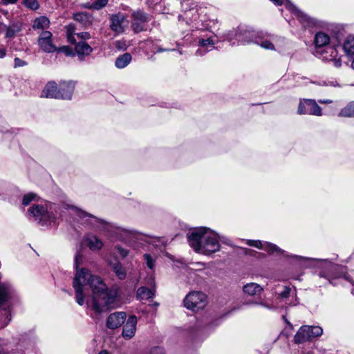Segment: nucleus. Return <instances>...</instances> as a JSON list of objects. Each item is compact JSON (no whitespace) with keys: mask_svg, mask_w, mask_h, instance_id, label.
<instances>
[{"mask_svg":"<svg viewBox=\"0 0 354 354\" xmlns=\"http://www.w3.org/2000/svg\"><path fill=\"white\" fill-rule=\"evenodd\" d=\"M297 112L300 115L309 114L320 116L322 114L321 107L317 104L315 100L310 99H304L301 100Z\"/></svg>","mask_w":354,"mask_h":354,"instance_id":"obj_9","label":"nucleus"},{"mask_svg":"<svg viewBox=\"0 0 354 354\" xmlns=\"http://www.w3.org/2000/svg\"><path fill=\"white\" fill-rule=\"evenodd\" d=\"M77 36L82 40H86L90 39L91 37L90 34L87 32H82L80 33H77Z\"/></svg>","mask_w":354,"mask_h":354,"instance_id":"obj_42","label":"nucleus"},{"mask_svg":"<svg viewBox=\"0 0 354 354\" xmlns=\"http://www.w3.org/2000/svg\"><path fill=\"white\" fill-rule=\"evenodd\" d=\"M28 214L35 221L42 225L55 223L57 218V214L47 210L44 206L41 205L31 206L28 209Z\"/></svg>","mask_w":354,"mask_h":354,"instance_id":"obj_4","label":"nucleus"},{"mask_svg":"<svg viewBox=\"0 0 354 354\" xmlns=\"http://www.w3.org/2000/svg\"><path fill=\"white\" fill-rule=\"evenodd\" d=\"M246 243L250 246L255 247L258 249H264L270 253H280L281 252V250L278 246L271 243H266L265 245H263L262 242L259 240H247Z\"/></svg>","mask_w":354,"mask_h":354,"instance_id":"obj_14","label":"nucleus"},{"mask_svg":"<svg viewBox=\"0 0 354 354\" xmlns=\"http://www.w3.org/2000/svg\"><path fill=\"white\" fill-rule=\"evenodd\" d=\"M148 284L151 286V288L142 286L138 288L137 291V297L140 299H149L154 296V279L151 278Z\"/></svg>","mask_w":354,"mask_h":354,"instance_id":"obj_17","label":"nucleus"},{"mask_svg":"<svg viewBox=\"0 0 354 354\" xmlns=\"http://www.w3.org/2000/svg\"><path fill=\"white\" fill-rule=\"evenodd\" d=\"M127 21L124 14L119 12L112 15L110 17V28L117 34L122 33L124 31L123 23Z\"/></svg>","mask_w":354,"mask_h":354,"instance_id":"obj_12","label":"nucleus"},{"mask_svg":"<svg viewBox=\"0 0 354 354\" xmlns=\"http://www.w3.org/2000/svg\"><path fill=\"white\" fill-rule=\"evenodd\" d=\"M143 257L147 266L149 269L153 270L155 267V259L149 254H145Z\"/></svg>","mask_w":354,"mask_h":354,"instance_id":"obj_35","label":"nucleus"},{"mask_svg":"<svg viewBox=\"0 0 354 354\" xmlns=\"http://www.w3.org/2000/svg\"><path fill=\"white\" fill-rule=\"evenodd\" d=\"M14 61H15V67H21V66H24L27 65L26 62H25L18 57H16Z\"/></svg>","mask_w":354,"mask_h":354,"instance_id":"obj_40","label":"nucleus"},{"mask_svg":"<svg viewBox=\"0 0 354 354\" xmlns=\"http://www.w3.org/2000/svg\"><path fill=\"white\" fill-rule=\"evenodd\" d=\"M345 53L351 56H354V37H348L344 44Z\"/></svg>","mask_w":354,"mask_h":354,"instance_id":"obj_30","label":"nucleus"},{"mask_svg":"<svg viewBox=\"0 0 354 354\" xmlns=\"http://www.w3.org/2000/svg\"><path fill=\"white\" fill-rule=\"evenodd\" d=\"M339 115L342 117H354V102L348 103L346 106L342 109Z\"/></svg>","mask_w":354,"mask_h":354,"instance_id":"obj_31","label":"nucleus"},{"mask_svg":"<svg viewBox=\"0 0 354 354\" xmlns=\"http://www.w3.org/2000/svg\"><path fill=\"white\" fill-rule=\"evenodd\" d=\"M314 42L318 51L322 48L324 49L327 46L330 45V37L327 34L319 32L315 36Z\"/></svg>","mask_w":354,"mask_h":354,"instance_id":"obj_19","label":"nucleus"},{"mask_svg":"<svg viewBox=\"0 0 354 354\" xmlns=\"http://www.w3.org/2000/svg\"><path fill=\"white\" fill-rule=\"evenodd\" d=\"M66 209H71L74 211L75 214L88 224L93 225L94 227H97L102 230H109L111 225L106 223L104 221L99 219L98 218L90 214L77 207L73 205H67Z\"/></svg>","mask_w":354,"mask_h":354,"instance_id":"obj_6","label":"nucleus"},{"mask_svg":"<svg viewBox=\"0 0 354 354\" xmlns=\"http://www.w3.org/2000/svg\"><path fill=\"white\" fill-rule=\"evenodd\" d=\"M73 18L75 21L82 24L84 26H91L93 20L92 15L86 12L77 13L74 15Z\"/></svg>","mask_w":354,"mask_h":354,"instance_id":"obj_23","label":"nucleus"},{"mask_svg":"<svg viewBox=\"0 0 354 354\" xmlns=\"http://www.w3.org/2000/svg\"><path fill=\"white\" fill-rule=\"evenodd\" d=\"M126 233H129L130 234L134 235V233L132 231H125Z\"/></svg>","mask_w":354,"mask_h":354,"instance_id":"obj_53","label":"nucleus"},{"mask_svg":"<svg viewBox=\"0 0 354 354\" xmlns=\"http://www.w3.org/2000/svg\"><path fill=\"white\" fill-rule=\"evenodd\" d=\"M76 82L72 80L62 82V88H66V93H61L55 82H48L44 87L41 96L46 97L71 100L74 92Z\"/></svg>","mask_w":354,"mask_h":354,"instance_id":"obj_3","label":"nucleus"},{"mask_svg":"<svg viewBox=\"0 0 354 354\" xmlns=\"http://www.w3.org/2000/svg\"><path fill=\"white\" fill-rule=\"evenodd\" d=\"M322 54H326L323 56V58L328 61L332 60L337 57V50L334 46L328 45L326 48L320 50L319 51Z\"/></svg>","mask_w":354,"mask_h":354,"instance_id":"obj_26","label":"nucleus"},{"mask_svg":"<svg viewBox=\"0 0 354 354\" xmlns=\"http://www.w3.org/2000/svg\"><path fill=\"white\" fill-rule=\"evenodd\" d=\"M275 5H282L286 2V8L290 10L304 26H308L313 24V20L306 14L297 9L288 0H270Z\"/></svg>","mask_w":354,"mask_h":354,"instance_id":"obj_10","label":"nucleus"},{"mask_svg":"<svg viewBox=\"0 0 354 354\" xmlns=\"http://www.w3.org/2000/svg\"><path fill=\"white\" fill-rule=\"evenodd\" d=\"M98 354H108V353L106 351H102L100 352Z\"/></svg>","mask_w":354,"mask_h":354,"instance_id":"obj_52","label":"nucleus"},{"mask_svg":"<svg viewBox=\"0 0 354 354\" xmlns=\"http://www.w3.org/2000/svg\"><path fill=\"white\" fill-rule=\"evenodd\" d=\"M165 50H164L163 48H159L158 50V52H162V51H165Z\"/></svg>","mask_w":354,"mask_h":354,"instance_id":"obj_54","label":"nucleus"},{"mask_svg":"<svg viewBox=\"0 0 354 354\" xmlns=\"http://www.w3.org/2000/svg\"><path fill=\"white\" fill-rule=\"evenodd\" d=\"M11 289L4 285H0V307L11 297Z\"/></svg>","mask_w":354,"mask_h":354,"instance_id":"obj_28","label":"nucleus"},{"mask_svg":"<svg viewBox=\"0 0 354 354\" xmlns=\"http://www.w3.org/2000/svg\"><path fill=\"white\" fill-rule=\"evenodd\" d=\"M277 36L268 35L262 32L258 33L255 37L254 43L266 50H274V43L278 39Z\"/></svg>","mask_w":354,"mask_h":354,"instance_id":"obj_11","label":"nucleus"},{"mask_svg":"<svg viewBox=\"0 0 354 354\" xmlns=\"http://www.w3.org/2000/svg\"><path fill=\"white\" fill-rule=\"evenodd\" d=\"M137 318L136 316H131L128 318L123 327L122 336L126 339L132 338L136 330Z\"/></svg>","mask_w":354,"mask_h":354,"instance_id":"obj_15","label":"nucleus"},{"mask_svg":"<svg viewBox=\"0 0 354 354\" xmlns=\"http://www.w3.org/2000/svg\"><path fill=\"white\" fill-rule=\"evenodd\" d=\"M109 2V0H95L91 5V8L95 10H100L105 7Z\"/></svg>","mask_w":354,"mask_h":354,"instance_id":"obj_34","label":"nucleus"},{"mask_svg":"<svg viewBox=\"0 0 354 354\" xmlns=\"http://www.w3.org/2000/svg\"><path fill=\"white\" fill-rule=\"evenodd\" d=\"M125 319L126 313L124 312L112 313L107 318L106 326L111 329L117 328L124 324Z\"/></svg>","mask_w":354,"mask_h":354,"instance_id":"obj_13","label":"nucleus"},{"mask_svg":"<svg viewBox=\"0 0 354 354\" xmlns=\"http://www.w3.org/2000/svg\"><path fill=\"white\" fill-rule=\"evenodd\" d=\"M256 304H259V305H261V306H264L265 308H268V309H270V308H271V307H270L269 305H268V304H265V303H264V302H263V301H260V302H258V303H256Z\"/></svg>","mask_w":354,"mask_h":354,"instance_id":"obj_47","label":"nucleus"},{"mask_svg":"<svg viewBox=\"0 0 354 354\" xmlns=\"http://www.w3.org/2000/svg\"><path fill=\"white\" fill-rule=\"evenodd\" d=\"M17 1L18 0H2V3L4 5L13 4V3H17Z\"/></svg>","mask_w":354,"mask_h":354,"instance_id":"obj_44","label":"nucleus"},{"mask_svg":"<svg viewBox=\"0 0 354 354\" xmlns=\"http://www.w3.org/2000/svg\"><path fill=\"white\" fill-rule=\"evenodd\" d=\"M3 24L0 22V30L2 29V27L3 26Z\"/></svg>","mask_w":354,"mask_h":354,"instance_id":"obj_55","label":"nucleus"},{"mask_svg":"<svg viewBox=\"0 0 354 354\" xmlns=\"http://www.w3.org/2000/svg\"><path fill=\"white\" fill-rule=\"evenodd\" d=\"M149 354H165V352L162 348L158 346L151 348Z\"/></svg>","mask_w":354,"mask_h":354,"instance_id":"obj_41","label":"nucleus"},{"mask_svg":"<svg viewBox=\"0 0 354 354\" xmlns=\"http://www.w3.org/2000/svg\"><path fill=\"white\" fill-rule=\"evenodd\" d=\"M290 293V288L289 287H285L283 290L279 294V297L281 299L288 298Z\"/></svg>","mask_w":354,"mask_h":354,"instance_id":"obj_38","label":"nucleus"},{"mask_svg":"<svg viewBox=\"0 0 354 354\" xmlns=\"http://www.w3.org/2000/svg\"><path fill=\"white\" fill-rule=\"evenodd\" d=\"M320 277H324V275L322 274V273H320Z\"/></svg>","mask_w":354,"mask_h":354,"instance_id":"obj_57","label":"nucleus"},{"mask_svg":"<svg viewBox=\"0 0 354 354\" xmlns=\"http://www.w3.org/2000/svg\"><path fill=\"white\" fill-rule=\"evenodd\" d=\"M331 61H334L335 65L336 67H339L341 66V61L339 59L335 58L332 59Z\"/></svg>","mask_w":354,"mask_h":354,"instance_id":"obj_46","label":"nucleus"},{"mask_svg":"<svg viewBox=\"0 0 354 354\" xmlns=\"http://www.w3.org/2000/svg\"><path fill=\"white\" fill-rule=\"evenodd\" d=\"M257 35L258 33H255L252 29L240 26L236 32L228 35L227 39L232 45L254 43V38Z\"/></svg>","mask_w":354,"mask_h":354,"instance_id":"obj_5","label":"nucleus"},{"mask_svg":"<svg viewBox=\"0 0 354 354\" xmlns=\"http://www.w3.org/2000/svg\"><path fill=\"white\" fill-rule=\"evenodd\" d=\"M243 291L245 295L254 296L260 295L263 291V288L258 283H249L243 286Z\"/></svg>","mask_w":354,"mask_h":354,"instance_id":"obj_22","label":"nucleus"},{"mask_svg":"<svg viewBox=\"0 0 354 354\" xmlns=\"http://www.w3.org/2000/svg\"><path fill=\"white\" fill-rule=\"evenodd\" d=\"M68 40L71 43H73L75 41V39L73 37H71V36L68 37Z\"/></svg>","mask_w":354,"mask_h":354,"instance_id":"obj_51","label":"nucleus"},{"mask_svg":"<svg viewBox=\"0 0 354 354\" xmlns=\"http://www.w3.org/2000/svg\"><path fill=\"white\" fill-rule=\"evenodd\" d=\"M6 55V48L0 46V58H3Z\"/></svg>","mask_w":354,"mask_h":354,"instance_id":"obj_45","label":"nucleus"},{"mask_svg":"<svg viewBox=\"0 0 354 354\" xmlns=\"http://www.w3.org/2000/svg\"><path fill=\"white\" fill-rule=\"evenodd\" d=\"M58 91H60L61 93H66V88L64 90L62 88V82L59 83V88H58Z\"/></svg>","mask_w":354,"mask_h":354,"instance_id":"obj_50","label":"nucleus"},{"mask_svg":"<svg viewBox=\"0 0 354 354\" xmlns=\"http://www.w3.org/2000/svg\"><path fill=\"white\" fill-rule=\"evenodd\" d=\"M351 67L354 69V59L353 60L351 63Z\"/></svg>","mask_w":354,"mask_h":354,"instance_id":"obj_56","label":"nucleus"},{"mask_svg":"<svg viewBox=\"0 0 354 354\" xmlns=\"http://www.w3.org/2000/svg\"><path fill=\"white\" fill-rule=\"evenodd\" d=\"M111 268L115 272V275L120 279H124L127 276V272L124 267L121 263L116 261L115 263L111 264Z\"/></svg>","mask_w":354,"mask_h":354,"instance_id":"obj_25","label":"nucleus"},{"mask_svg":"<svg viewBox=\"0 0 354 354\" xmlns=\"http://www.w3.org/2000/svg\"><path fill=\"white\" fill-rule=\"evenodd\" d=\"M215 41L213 37L207 39H200L198 46L200 48L196 50V55L198 56L203 55L207 51L212 50L214 48Z\"/></svg>","mask_w":354,"mask_h":354,"instance_id":"obj_16","label":"nucleus"},{"mask_svg":"<svg viewBox=\"0 0 354 354\" xmlns=\"http://www.w3.org/2000/svg\"><path fill=\"white\" fill-rule=\"evenodd\" d=\"M52 33L49 31H43L41 35H40V37L39 38V39H52Z\"/></svg>","mask_w":354,"mask_h":354,"instance_id":"obj_39","label":"nucleus"},{"mask_svg":"<svg viewBox=\"0 0 354 354\" xmlns=\"http://www.w3.org/2000/svg\"><path fill=\"white\" fill-rule=\"evenodd\" d=\"M24 5L33 10H36L39 8V3L37 0H24Z\"/></svg>","mask_w":354,"mask_h":354,"instance_id":"obj_33","label":"nucleus"},{"mask_svg":"<svg viewBox=\"0 0 354 354\" xmlns=\"http://www.w3.org/2000/svg\"><path fill=\"white\" fill-rule=\"evenodd\" d=\"M50 25V21L46 17H40L39 18H37L34 21L33 24V28L37 29V30H44L46 28H48Z\"/></svg>","mask_w":354,"mask_h":354,"instance_id":"obj_27","label":"nucleus"},{"mask_svg":"<svg viewBox=\"0 0 354 354\" xmlns=\"http://www.w3.org/2000/svg\"><path fill=\"white\" fill-rule=\"evenodd\" d=\"M131 19V28L134 32L138 33L145 30L147 23L150 21V16L142 10H138L132 12Z\"/></svg>","mask_w":354,"mask_h":354,"instance_id":"obj_8","label":"nucleus"},{"mask_svg":"<svg viewBox=\"0 0 354 354\" xmlns=\"http://www.w3.org/2000/svg\"><path fill=\"white\" fill-rule=\"evenodd\" d=\"M131 59L132 57L131 54L126 53L117 57L115 65L118 68H124L131 62Z\"/></svg>","mask_w":354,"mask_h":354,"instance_id":"obj_24","label":"nucleus"},{"mask_svg":"<svg viewBox=\"0 0 354 354\" xmlns=\"http://www.w3.org/2000/svg\"><path fill=\"white\" fill-rule=\"evenodd\" d=\"M189 245L195 252L203 254H211L220 250L219 240L221 238L217 233L207 227L194 229L187 236Z\"/></svg>","mask_w":354,"mask_h":354,"instance_id":"obj_2","label":"nucleus"},{"mask_svg":"<svg viewBox=\"0 0 354 354\" xmlns=\"http://www.w3.org/2000/svg\"><path fill=\"white\" fill-rule=\"evenodd\" d=\"M308 332L310 335V338L319 337L323 333V329L320 326H308Z\"/></svg>","mask_w":354,"mask_h":354,"instance_id":"obj_32","label":"nucleus"},{"mask_svg":"<svg viewBox=\"0 0 354 354\" xmlns=\"http://www.w3.org/2000/svg\"><path fill=\"white\" fill-rule=\"evenodd\" d=\"M75 50L78 56L79 60L80 61H83L84 56H88L93 52L92 47L85 41H80L77 43Z\"/></svg>","mask_w":354,"mask_h":354,"instance_id":"obj_18","label":"nucleus"},{"mask_svg":"<svg viewBox=\"0 0 354 354\" xmlns=\"http://www.w3.org/2000/svg\"><path fill=\"white\" fill-rule=\"evenodd\" d=\"M38 44L45 52L52 53L56 50V47L53 44L51 39H38Z\"/></svg>","mask_w":354,"mask_h":354,"instance_id":"obj_29","label":"nucleus"},{"mask_svg":"<svg viewBox=\"0 0 354 354\" xmlns=\"http://www.w3.org/2000/svg\"><path fill=\"white\" fill-rule=\"evenodd\" d=\"M83 256L77 253L75 257L76 274L73 279L75 299L80 306L84 304V286L87 283L92 290V295L86 300V305L96 313L108 310L115 301L116 292L108 288L103 280L98 276L93 275L86 268L78 269L82 263Z\"/></svg>","mask_w":354,"mask_h":354,"instance_id":"obj_1","label":"nucleus"},{"mask_svg":"<svg viewBox=\"0 0 354 354\" xmlns=\"http://www.w3.org/2000/svg\"><path fill=\"white\" fill-rule=\"evenodd\" d=\"M308 330V326H301L295 335V342L296 344H301L310 339L311 338Z\"/></svg>","mask_w":354,"mask_h":354,"instance_id":"obj_20","label":"nucleus"},{"mask_svg":"<svg viewBox=\"0 0 354 354\" xmlns=\"http://www.w3.org/2000/svg\"><path fill=\"white\" fill-rule=\"evenodd\" d=\"M115 250L118 252V254L122 258H126L129 254V250L127 249L118 245L115 246Z\"/></svg>","mask_w":354,"mask_h":354,"instance_id":"obj_36","label":"nucleus"},{"mask_svg":"<svg viewBox=\"0 0 354 354\" xmlns=\"http://www.w3.org/2000/svg\"><path fill=\"white\" fill-rule=\"evenodd\" d=\"M206 304V295L201 292H192L184 299L185 307L193 311L204 308Z\"/></svg>","mask_w":354,"mask_h":354,"instance_id":"obj_7","label":"nucleus"},{"mask_svg":"<svg viewBox=\"0 0 354 354\" xmlns=\"http://www.w3.org/2000/svg\"><path fill=\"white\" fill-rule=\"evenodd\" d=\"M319 102L322 103V104H330L333 102V101L331 100H319Z\"/></svg>","mask_w":354,"mask_h":354,"instance_id":"obj_48","label":"nucleus"},{"mask_svg":"<svg viewBox=\"0 0 354 354\" xmlns=\"http://www.w3.org/2000/svg\"><path fill=\"white\" fill-rule=\"evenodd\" d=\"M85 242L91 250H100L103 247V242L95 235H88Z\"/></svg>","mask_w":354,"mask_h":354,"instance_id":"obj_21","label":"nucleus"},{"mask_svg":"<svg viewBox=\"0 0 354 354\" xmlns=\"http://www.w3.org/2000/svg\"><path fill=\"white\" fill-rule=\"evenodd\" d=\"M35 197V194L32 193L26 194L23 198L22 204L24 206L28 205L30 203V202L34 200Z\"/></svg>","mask_w":354,"mask_h":354,"instance_id":"obj_37","label":"nucleus"},{"mask_svg":"<svg viewBox=\"0 0 354 354\" xmlns=\"http://www.w3.org/2000/svg\"><path fill=\"white\" fill-rule=\"evenodd\" d=\"M326 263L329 264L330 266H332L334 269L337 270L339 268L338 266L332 265L330 262L326 261Z\"/></svg>","mask_w":354,"mask_h":354,"instance_id":"obj_49","label":"nucleus"},{"mask_svg":"<svg viewBox=\"0 0 354 354\" xmlns=\"http://www.w3.org/2000/svg\"><path fill=\"white\" fill-rule=\"evenodd\" d=\"M16 33V30H13L12 28H7L6 32V37H12L15 36Z\"/></svg>","mask_w":354,"mask_h":354,"instance_id":"obj_43","label":"nucleus"}]
</instances>
